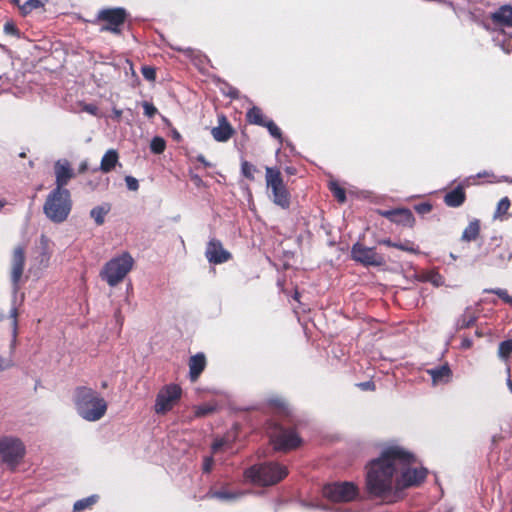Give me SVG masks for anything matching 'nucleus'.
I'll list each match as a JSON object with an SVG mask.
<instances>
[{"instance_id":"1","label":"nucleus","mask_w":512,"mask_h":512,"mask_svg":"<svg viewBox=\"0 0 512 512\" xmlns=\"http://www.w3.org/2000/svg\"><path fill=\"white\" fill-rule=\"evenodd\" d=\"M414 463V455L404 447L398 444L383 447L380 455L365 467L368 494L387 503L395 502L405 489L419 485L426 478L427 470L413 466Z\"/></svg>"},{"instance_id":"2","label":"nucleus","mask_w":512,"mask_h":512,"mask_svg":"<svg viewBox=\"0 0 512 512\" xmlns=\"http://www.w3.org/2000/svg\"><path fill=\"white\" fill-rule=\"evenodd\" d=\"M73 401L78 415L89 422L100 420L107 411V402L95 390L79 386L74 391Z\"/></svg>"},{"instance_id":"3","label":"nucleus","mask_w":512,"mask_h":512,"mask_svg":"<svg viewBox=\"0 0 512 512\" xmlns=\"http://www.w3.org/2000/svg\"><path fill=\"white\" fill-rule=\"evenodd\" d=\"M72 198L68 189L53 188L46 197L43 213L53 223L65 222L72 210Z\"/></svg>"},{"instance_id":"4","label":"nucleus","mask_w":512,"mask_h":512,"mask_svg":"<svg viewBox=\"0 0 512 512\" xmlns=\"http://www.w3.org/2000/svg\"><path fill=\"white\" fill-rule=\"evenodd\" d=\"M287 474L285 466L273 462L254 465L244 473L246 479L261 486L274 485L284 479Z\"/></svg>"},{"instance_id":"5","label":"nucleus","mask_w":512,"mask_h":512,"mask_svg":"<svg viewBox=\"0 0 512 512\" xmlns=\"http://www.w3.org/2000/svg\"><path fill=\"white\" fill-rule=\"evenodd\" d=\"M133 265L134 259L131 254L123 252L105 263L100 271V277L110 287H115L124 280L127 274L132 270Z\"/></svg>"},{"instance_id":"6","label":"nucleus","mask_w":512,"mask_h":512,"mask_svg":"<svg viewBox=\"0 0 512 512\" xmlns=\"http://www.w3.org/2000/svg\"><path fill=\"white\" fill-rule=\"evenodd\" d=\"M26 455L24 442L16 436L4 435L0 437V462L14 471Z\"/></svg>"},{"instance_id":"7","label":"nucleus","mask_w":512,"mask_h":512,"mask_svg":"<svg viewBox=\"0 0 512 512\" xmlns=\"http://www.w3.org/2000/svg\"><path fill=\"white\" fill-rule=\"evenodd\" d=\"M266 186L271 191L270 198L273 203L283 209L290 206V193L287 190L279 169L266 167Z\"/></svg>"},{"instance_id":"8","label":"nucleus","mask_w":512,"mask_h":512,"mask_svg":"<svg viewBox=\"0 0 512 512\" xmlns=\"http://www.w3.org/2000/svg\"><path fill=\"white\" fill-rule=\"evenodd\" d=\"M127 16V11L122 7L104 8L98 11L95 21L103 23L101 32L120 34Z\"/></svg>"},{"instance_id":"9","label":"nucleus","mask_w":512,"mask_h":512,"mask_svg":"<svg viewBox=\"0 0 512 512\" xmlns=\"http://www.w3.org/2000/svg\"><path fill=\"white\" fill-rule=\"evenodd\" d=\"M323 495L332 502H351L358 498L359 489L353 482H335L323 487Z\"/></svg>"},{"instance_id":"10","label":"nucleus","mask_w":512,"mask_h":512,"mask_svg":"<svg viewBox=\"0 0 512 512\" xmlns=\"http://www.w3.org/2000/svg\"><path fill=\"white\" fill-rule=\"evenodd\" d=\"M351 258L364 266L379 267L385 264V258L374 247H367L356 242L351 247Z\"/></svg>"},{"instance_id":"11","label":"nucleus","mask_w":512,"mask_h":512,"mask_svg":"<svg viewBox=\"0 0 512 512\" xmlns=\"http://www.w3.org/2000/svg\"><path fill=\"white\" fill-rule=\"evenodd\" d=\"M181 388L178 385H168L162 389L156 398L155 411L158 414H164L172 409L174 404L180 399Z\"/></svg>"},{"instance_id":"12","label":"nucleus","mask_w":512,"mask_h":512,"mask_svg":"<svg viewBox=\"0 0 512 512\" xmlns=\"http://www.w3.org/2000/svg\"><path fill=\"white\" fill-rule=\"evenodd\" d=\"M275 450L287 451L296 448L300 442V437L294 430L278 428L270 436Z\"/></svg>"},{"instance_id":"13","label":"nucleus","mask_w":512,"mask_h":512,"mask_svg":"<svg viewBox=\"0 0 512 512\" xmlns=\"http://www.w3.org/2000/svg\"><path fill=\"white\" fill-rule=\"evenodd\" d=\"M51 257L50 240L47 236L41 235L39 244L34 250V256L32 259V267L39 270L45 269L49 266Z\"/></svg>"},{"instance_id":"14","label":"nucleus","mask_w":512,"mask_h":512,"mask_svg":"<svg viewBox=\"0 0 512 512\" xmlns=\"http://www.w3.org/2000/svg\"><path fill=\"white\" fill-rule=\"evenodd\" d=\"M205 256L209 263L222 264L231 258V253L224 249L221 241L213 238L207 243Z\"/></svg>"},{"instance_id":"15","label":"nucleus","mask_w":512,"mask_h":512,"mask_svg":"<svg viewBox=\"0 0 512 512\" xmlns=\"http://www.w3.org/2000/svg\"><path fill=\"white\" fill-rule=\"evenodd\" d=\"M55 188L66 189L69 181L75 176L74 170L66 159L56 161L54 165Z\"/></svg>"},{"instance_id":"16","label":"nucleus","mask_w":512,"mask_h":512,"mask_svg":"<svg viewBox=\"0 0 512 512\" xmlns=\"http://www.w3.org/2000/svg\"><path fill=\"white\" fill-rule=\"evenodd\" d=\"M25 264V253L24 248L21 246H18L13 251V257H12V272H11V279L14 286V294L17 293L18 290V282L21 279V276L23 274Z\"/></svg>"},{"instance_id":"17","label":"nucleus","mask_w":512,"mask_h":512,"mask_svg":"<svg viewBox=\"0 0 512 512\" xmlns=\"http://www.w3.org/2000/svg\"><path fill=\"white\" fill-rule=\"evenodd\" d=\"M218 123V126L212 128L211 134L215 141L226 142L231 138L233 128L224 115L218 117Z\"/></svg>"},{"instance_id":"18","label":"nucleus","mask_w":512,"mask_h":512,"mask_svg":"<svg viewBox=\"0 0 512 512\" xmlns=\"http://www.w3.org/2000/svg\"><path fill=\"white\" fill-rule=\"evenodd\" d=\"M490 18L496 26L512 27V6L502 5L491 13Z\"/></svg>"},{"instance_id":"19","label":"nucleus","mask_w":512,"mask_h":512,"mask_svg":"<svg viewBox=\"0 0 512 512\" xmlns=\"http://www.w3.org/2000/svg\"><path fill=\"white\" fill-rule=\"evenodd\" d=\"M426 372L431 376L432 384L434 386L448 383L451 380L452 376V371L448 364L427 369Z\"/></svg>"},{"instance_id":"20","label":"nucleus","mask_w":512,"mask_h":512,"mask_svg":"<svg viewBox=\"0 0 512 512\" xmlns=\"http://www.w3.org/2000/svg\"><path fill=\"white\" fill-rule=\"evenodd\" d=\"M478 319V311L472 306L465 308L463 313L455 321V329L462 330L469 328L475 324Z\"/></svg>"},{"instance_id":"21","label":"nucleus","mask_w":512,"mask_h":512,"mask_svg":"<svg viewBox=\"0 0 512 512\" xmlns=\"http://www.w3.org/2000/svg\"><path fill=\"white\" fill-rule=\"evenodd\" d=\"M383 215L391 220L392 222H395L397 224L410 226L412 225L414 221L413 214L408 209H395L390 211H385Z\"/></svg>"},{"instance_id":"22","label":"nucleus","mask_w":512,"mask_h":512,"mask_svg":"<svg viewBox=\"0 0 512 512\" xmlns=\"http://www.w3.org/2000/svg\"><path fill=\"white\" fill-rule=\"evenodd\" d=\"M246 494L244 491H230L226 488L221 490H209L206 494V498H215L223 502H233Z\"/></svg>"},{"instance_id":"23","label":"nucleus","mask_w":512,"mask_h":512,"mask_svg":"<svg viewBox=\"0 0 512 512\" xmlns=\"http://www.w3.org/2000/svg\"><path fill=\"white\" fill-rule=\"evenodd\" d=\"M206 366V358L203 353L192 356L189 360V375L192 381H196Z\"/></svg>"},{"instance_id":"24","label":"nucleus","mask_w":512,"mask_h":512,"mask_svg":"<svg viewBox=\"0 0 512 512\" xmlns=\"http://www.w3.org/2000/svg\"><path fill=\"white\" fill-rule=\"evenodd\" d=\"M466 195L461 185L457 186L452 191L448 192L444 197V203L448 207H459L465 201Z\"/></svg>"},{"instance_id":"25","label":"nucleus","mask_w":512,"mask_h":512,"mask_svg":"<svg viewBox=\"0 0 512 512\" xmlns=\"http://www.w3.org/2000/svg\"><path fill=\"white\" fill-rule=\"evenodd\" d=\"M118 158L117 151L109 149L101 159L100 170L104 173L112 171L118 163Z\"/></svg>"},{"instance_id":"26","label":"nucleus","mask_w":512,"mask_h":512,"mask_svg":"<svg viewBox=\"0 0 512 512\" xmlns=\"http://www.w3.org/2000/svg\"><path fill=\"white\" fill-rule=\"evenodd\" d=\"M480 233V221L478 219L472 220L464 229L461 240L471 242L477 239Z\"/></svg>"},{"instance_id":"27","label":"nucleus","mask_w":512,"mask_h":512,"mask_svg":"<svg viewBox=\"0 0 512 512\" xmlns=\"http://www.w3.org/2000/svg\"><path fill=\"white\" fill-rule=\"evenodd\" d=\"M111 209L110 204L104 203L91 209L90 217L95 221L97 225H102L105 221V216Z\"/></svg>"},{"instance_id":"28","label":"nucleus","mask_w":512,"mask_h":512,"mask_svg":"<svg viewBox=\"0 0 512 512\" xmlns=\"http://www.w3.org/2000/svg\"><path fill=\"white\" fill-rule=\"evenodd\" d=\"M246 116L249 123L259 126H264L268 120L264 117L261 109L256 106L249 109Z\"/></svg>"},{"instance_id":"29","label":"nucleus","mask_w":512,"mask_h":512,"mask_svg":"<svg viewBox=\"0 0 512 512\" xmlns=\"http://www.w3.org/2000/svg\"><path fill=\"white\" fill-rule=\"evenodd\" d=\"M99 497L98 495H91L86 498H82L77 500L73 505L74 512H82L86 509L91 508L94 504L97 503Z\"/></svg>"},{"instance_id":"30","label":"nucleus","mask_w":512,"mask_h":512,"mask_svg":"<svg viewBox=\"0 0 512 512\" xmlns=\"http://www.w3.org/2000/svg\"><path fill=\"white\" fill-rule=\"evenodd\" d=\"M241 172L244 177H246L249 180L255 179V173L258 172V169L255 165L251 164L248 161H243L241 163Z\"/></svg>"},{"instance_id":"31","label":"nucleus","mask_w":512,"mask_h":512,"mask_svg":"<svg viewBox=\"0 0 512 512\" xmlns=\"http://www.w3.org/2000/svg\"><path fill=\"white\" fill-rule=\"evenodd\" d=\"M512 353V339L502 341L498 347V356L507 359Z\"/></svg>"},{"instance_id":"32","label":"nucleus","mask_w":512,"mask_h":512,"mask_svg":"<svg viewBox=\"0 0 512 512\" xmlns=\"http://www.w3.org/2000/svg\"><path fill=\"white\" fill-rule=\"evenodd\" d=\"M166 148V142L162 137L155 136L150 143V149L155 154H161Z\"/></svg>"},{"instance_id":"33","label":"nucleus","mask_w":512,"mask_h":512,"mask_svg":"<svg viewBox=\"0 0 512 512\" xmlns=\"http://www.w3.org/2000/svg\"><path fill=\"white\" fill-rule=\"evenodd\" d=\"M510 207V200L507 197L502 198L497 205L494 218H499L506 214Z\"/></svg>"},{"instance_id":"34","label":"nucleus","mask_w":512,"mask_h":512,"mask_svg":"<svg viewBox=\"0 0 512 512\" xmlns=\"http://www.w3.org/2000/svg\"><path fill=\"white\" fill-rule=\"evenodd\" d=\"M42 6V2L40 0H27L23 5L20 6V9L23 14H28L31 11L38 9Z\"/></svg>"},{"instance_id":"35","label":"nucleus","mask_w":512,"mask_h":512,"mask_svg":"<svg viewBox=\"0 0 512 512\" xmlns=\"http://www.w3.org/2000/svg\"><path fill=\"white\" fill-rule=\"evenodd\" d=\"M264 127H266L270 133V135L280 141H282V133H281V130L279 129V127L272 121V120H267V122L265 123Z\"/></svg>"},{"instance_id":"36","label":"nucleus","mask_w":512,"mask_h":512,"mask_svg":"<svg viewBox=\"0 0 512 512\" xmlns=\"http://www.w3.org/2000/svg\"><path fill=\"white\" fill-rule=\"evenodd\" d=\"M330 189L334 195V197L340 202L344 203L346 201V193L345 190L339 187L336 183H331Z\"/></svg>"},{"instance_id":"37","label":"nucleus","mask_w":512,"mask_h":512,"mask_svg":"<svg viewBox=\"0 0 512 512\" xmlns=\"http://www.w3.org/2000/svg\"><path fill=\"white\" fill-rule=\"evenodd\" d=\"M142 107L144 109V114L149 118L154 117L157 113V108L150 102L144 101L142 103Z\"/></svg>"},{"instance_id":"38","label":"nucleus","mask_w":512,"mask_h":512,"mask_svg":"<svg viewBox=\"0 0 512 512\" xmlns=\"http://www.w3.org/2000/svg\"><path fill=\"white\" fill-rule=\"evenodd\" d=\"M490 292L496 294L498 297H500L506 303L512 304V297L508 294L507 290L498 288V289L490 290Z\"/></svg>"},{"instance_id":"39","label":"nucleus","mask_w":512,"mask_h":512,"mask_svg":"<svg viewBox=\"0 0 512 512\" xmlns=\"http://www.w3.org/2000/svg\"><path fill=\"white\" fill-rule=\"evenodd\" d=\"M214 411V407L211 405H202L196 408L195 415L197 417L205 416Z\"/></svg>"},{"instance_id":"40","label":"nucleus","mask_w":512,"mask_h":512,"mask_svg":"<svg viewBox=\"0 0 512 512\" xmlns=\"http://www.w3.org/2000/svg\"><path fill=\"white\" fill-rule=\"evenodd\" d=\"M142 74H143L144 78L149 81L155 80L156 72H155V69L152 67L144 66L142 68Z\"/></svg>"},{"instance_id":"41","label":"nucleus","mask_w":512,"mask_h":512,"mask_svg":"<svg viewBox=\"0 0 512 512\" xmlns=\"http://www.w3.org/2000/svg\"><path fill=\"white\" fill-rule=\"evenodd\" d=\"M125 181L129 190L136 191L139 188L138 180L136 178L126 176Z\"/></svg>"},{"instance_id":"42","label":"nucleus","mask_w":512,"mask_h":512,"mask_svg":"<svg viewBox=\"0 0 512 512\" xmlns=\"http://www.w3.org/2000/svg\"><path fill=\"white\" fill-rule=\"evenodd\" d=\"M431 209L432 206L429 203H421L415 206V210L421 214L429 213Z\"/></svg>"},{"instance_id":"43","label":"nucleus","mask_w":512,"mask_h":512,"mask_svg":"<svg viewBox=\"0 0 512 512\" xmlns=\"http://www.w3.org/2000/svg\"><path fill=\"white\" fill-rule=\"evenodd\" d=\"M213 458L212 457H206L203 462V471L204 472H210L213 466Z\"/></svg>"},{"instance_id":"44","label":"nucleus","mask_w":512,"mask_h":512,"mask_svg":"<svg viewBox=\"0 0 512 512\" xmlns=\"http://www.w3.org/2000/svg\"><path fill=\"white\" fill-rule=\"evenodd\" d=\"M508 44L502 43L500 46L502 50L506 53H510L512 50V33L507 36Z\"/></svg>"},{"instance_id":"45","label":"nucleus","mask_w":512,"mask_h":512,"mask_svg":"<svg viewBox=\"0 0 512 512\" xmlns=\"http://www.w3.org/2000/svg\"><path fill=\"white\" fill-rule=\"evenodd\" d=\"M4 31L7 33V34H16L17 32V29L16 27L14 26L13 23H10V22H7L5 25H4Z\"/></svg>"},{"instance_id":"46","label":"nucleus","mask_w":512,"mask_h":512,"mask_svg":"<svg viewBox=\"0 0 512 512\" xmlns=\"http://www.w3.org/2000/svg\"><path fill=\"white\" fill-rule=\"evenodd\" d=\"M84 111H86L87 113H89L91 115H97L98 108H97V106H95L93 104H86L84 106Z\"/></svg>"},{"instance_id":"47","label":"nucleus","mask_w":512,"mask_h":512,"mask_svg":"<svg viewBox=\"0 0 512 512\" xmlns=\"http://www.w3.org/2000/svg\"><path fill=\"white\" fill-rule=\"evenodd\" d=\"M473 345V341L472 339L468 338V337H465L462 339L461 341V348L462 349H469L471 348Z\"/></svg>"},{"instance_id":"48","label":"nucleus","mask_w":512,"mask_h":512,"mask_svg":"<svg viewBox=\"0 0 512 512\" xmlns=\"http://www.w3.org/2000/svg\"><path fill=\"white\" fill-rule=\"evenodd\" d=\"M358 386H359L362 390H374V388H375L374 383H373V382H371V381H367V382L360 383V384H358Z\"/></svg>"},{"instance_id":"49","label":"nucleus","mask_w":512,"mask_h":512,"mask_svg":"<svg viewBox=\"0 0 512 512\" xmlns=\"http://www.w3.org/2000/svg\"><path fill=\"white\" fill-rule=\"evenodd\" d=\"M225 445V441L223 439H220V440H215L213 445H212V450L213 452H217L221 447H223Z\"/></svg>"},{"instance_id":"50","label":"nucleus","mask_w":512,"mask_h":512,"mask_svg":"<svg viewBox=\"0 0 512 512\" xmlns=\"http://www.w3.org/2000/svg\"><path fill=\"white\" fill-rule=\"evenodd\" d=\"M12 366V362L10 360H6L0 357V371L5 370Z\"/></svg>"},{"instance_id":"51","label":"nucleus","mask_w":512,"mask_h":512,"mask_svg":"<svg viewBox=\"0 0 512 512\" xmlns=\"http://www.w3.org/2000/svg\"><path fill=\"white\" fill-rule=\"evenodd\" d=\"M393 247L403 250V251H414V249L412 247H410L407 244H403V243H395V244H393Z\"/></svg>"},{"instance_id":"52","label":"nucleus","mask_w":512,"mask_h":512,"mask_svg":"<svg viewBox=\"0 0 512 512\" xmlns=\"http://www.w3.org/2000/svg\"><path fill=\"white\" fill-rule=\"evenodd\" d=\"M10 317L13 319V327H14V332H15L16 328H17V309L15 307H13L11 309Z\"/></svg>"},{"instance_id":"53","label":"nucleus","mask_w":512,"mask_h":512,"mask_svg":"<svg viewBox=\"0 0 512 512\" xmlns=\"http://www.w3.org/2000/svg\"><path fill=\"white\" fill-rule=\"evenodd\" d=\"M112 114H113V118H114L116 121H120L121 116H122V110L117 109V108H113V110H112Z\"/></svg>"},{"instance_id":"54","label":"nucleus","mask_w":512,"mask_h":512,"mask_svg":"<svg viewBox=\"0 0 512 512\" xmlns=\"http://www.w3.org/2000/svg\"><path fill=\"white\" fill-rule=\"evenodd\" d=\"M431 281L435 286H440L443 283L442 277L440 275H435Z\"/></svg>"},{"instance_id":"55","label":"nucleus","mask_w":512,"mask_h":512,"mask_svg":"<svg viewBox=\"0 0 512 512\" xmlns=\"http://www.w3.org/2000/svg\"><path fill=\"white\" fill-rule=\"evenodd\" d=\"M271 403L278 407V408H284L285 407V403L284 401L280 400V399H276V400H272Z\"/></svg>"},{"instance_id":"56","label":"nucleus","mask_w":512,"mask_h":512,"mask_svg":"<svg viewBox=\"0 0 512 512\" xmlns=\"http://www.w3.org/2000/svg\"><path fill=\"white\" fill-rule=\"evenodd\" d=\"M116 322L121 326L123 324V317L121 315L120 310H117L115 313Z\"/></svg>"},{"instance_id":"57","label":"nucleus","mask_w":512,"mask_h":512,"mask_svg":"<svg viewBox=\"0 0 512 512\" xmlns=\"http://www.w3.org/2000/svg\"><path fill=\"white\" fill-rule=\"evenodd\" d=\"M197 161L201 162L206 167L211 166V164L208 161H206V159H205V157L203 155H198L197 156Z\"/></svg>"},{"instance_id":"58","label":"nucleus","mask_w":512,"mask_h":512,"mask_svg":"<svg viewBox=\"0 0 512 512\" xmlns=\"http://www.w3.org/2000/svg\"><path fill=\"white\" fill-rule=\"evenodd\" d=\"M379 244L386 245L389 247H393L394 242H392L390 239H382L378 241Z\"/></svg>"},{"instance_id":"59","label":"nucleus","mask_w":512,"mask_h":512,"mask_svg":"<svg viewBox=\"0 0 512 512\" xmlns=\"http://www.w3.org/2000/svg\"><path fill=\"white\" fill-rule=\"evenodd\" d=\"M175 49L178 50V51H183L184 53H186L188 55H190L192 53V49L191 48L182 49L180 47H176Z\"/></svg>"},{"instance_id":"60","label":"nucleus","mask_w":512,"mask_h":512,"mask_svg":"<svg viewBox=\"0 0 512 512\" xmlns=\"http://www.w3.org/2000/svg\"><path fill=\"white\" fill-rule=\"evenodd\" d=\"M507 386H508L509 390H510V391H511V393H512V381H511V379H510V378H508V379H507Z\"/></svg>"},{"instance_id":"61","label":"nucleus","mask_w":512,"mask_h":512,"mask_svg":"<svg viewBox=\"0 0 512 512\" xmlns=\"http://www.w3.org/2000/svg\"><path fill=\"white\" fill-rule=\"evenodd\" d=\"M7 204L5 199H0V210Z\"/></svg>"},{"instance_id":"62","label":"nucleus","mask_w":512,"mask_h":512,"mask_svg":"<svg viewBox=\"0 0 512 512\" xmlns=\"http://www.w3.org/2000/svg\"><path fill=\"white\" fill-rule=\"evenodd\" d=\"M488 173L487 172H483V173H478L477 177H484V176H487Z\"/></svg>"},{"instance_id":"63","label":"nucleus","mask_w":512,"mask_h":512,"mask_svg":"<svg viewBox=\"0 0 512 512\" xmlns=\"http://www.w3.org/2000/svg\"><path fill=\"white\" fill-rule=\"evenodd\" d=\"M298 296H299L298 292H295L294 299H296V300H297V299H298Z\"/></svg>"},{"instance_id":"64","label":"nucleus","mask_w":512,"mask_h":512,"mask_svg":"<svg viewBox=\"0 0 512 512\" xmlns=\"http://www.w3.org/2000/svg\"><path fill=\"white\" fill-rule=\"evenodd\" d=\"M14 3H16L17 5H19V2L20 0H12Z\"/></svg>"}]
</instances>
